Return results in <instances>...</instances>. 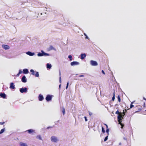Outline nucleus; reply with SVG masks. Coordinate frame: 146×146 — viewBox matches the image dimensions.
I'll return each mask as SVG.
<instances>
[{"mask_svg": "<svg viewBox=\"0 0 146 146\" xmlns=\"http://www.w3.org/2000/svg\"><path fill=\"white\" fill-rule=\"evenodd\" d=\"M115 113L116 114H119L117 116L118 121L119 122V123L121 125V128H123L124 125L121 123L122 121V120L121 118L122 119L123 118V117H122V113H119L118 110H117Z\"/></svg>", "mask_w": 146, "mask_h": 146, "instance_id": "1", "label": "nucleus"}, {"mask_svg": "<svg viewBox=\"0 0 146 146\" xmlns=\"http://www.w3.org/2000/svg\"><path fill=\"white\" fill-rule=\"evenodd\" d=\"M30 71L33 75L35 76L36 77H38L39 76V74L38 72H36L35 73L33 69L31 70Z\"/></svg>", "mask_w": 146, "mask_h": 146, "instance_id": "2", "label": "nucleus"}, {"mask_svg": "<svg viewBox=\"0 0 146 146\" xmlns=\"http://www.w3.org/2000/svg\"><path fill=\"white\" fill-rule=\"evenodd\" d=\"M52 96H53L52 95H48L46 96L45 99L48 102L50 101L52 99Z\"/></svg>", "mask_w": 146, "mask_h": 146, "instance_id": "3", "label": "nucleus"}, {"mask_svg": "<svg viewBox=\"0 0 146 146\" xmlns=\"http://www.w3.org/2000/svg\"><path fill=\"white\" fill-rule=\"evenodd\" d=\"M20 91L21 93H26L27 92V89L26 88H21L20 89Z\"/></svg>", "mask_w": 146, "mask_h": 146, "instance_id": "4", "label": "nucleus"}, {"mask_svg": "<svg viewBox=\"0 0 146 146\" xmlns=\"http://www.w3.org/2000/svg\"><path fill=\"white\" fill-rule=\"evenodd\" d=\"M90 62V64L92 66H96L98 65V63L96 61L92 60Z\"/></svg>", "mask_w": 146, "mask_h": 146, "instance_id": "5", "label": "nucleus"}, {"mask_svg": "<svg viewBox=\"0 0 146 146\" xmlns=\"http://www.w3.org/2000/svg\"><path fill=\"white\" fill-rule=\"evenodd\" d=\"M51 140L52 141L54 142H56L58 141V139L56 137L54 136H52L51 138Z\"/></svg>", "mask_w": 146, "mask_h": 146, "instance_id": "6", "label": "nucleus"}, {"mask_svg": "<svg viewBox=\"0 0 146 146\" xmlns=\"http://www.w3.org/2000/svg\"><path fill=\"white\" fill-rule=\"evenodd\" d=\"M2 47L5 50L8 49L10 48L9 46L8 45L3 44L2 45Z\"/></svg>", "mask_w": 146, "mask_h": 146, "instance_id": "7", "label": "nucleus"}, {"mask_svg": "<svg viewBox=\"0 0 146 146\" xmlns=\"http://www.w3.org/2000/svg\"><path fill=\"white\" fill-rule=\"evenodd\" d=\"M79 64V63L78 62L76 61H74L71 63V66L78 65Z\"/></svg>", "mask_w": 146, "mask_h": 146, "instance_id": "8", "label": "nucleus"}, {"mask_svg": "<svg viewBox=\"0 0 146 146\" xmlns=\"http://www.w3.org/2000/svg\"><path fill=\"white\" fill-rule=\"evenodd\" d=\"M38 98L40 101H42L43 100L44 98L43 96L40 94L39 95Z\"/></svg>", "mask_w": 146, "mask_h": 146, "instance_id": "9", "label": "nucleus"}, {"mask_svg": "<svg viewBox=\"0 0 146 146\" xmlns=\"http://www.w3.org/2000/svg\"><path fill=\"white\" fill-rule=\"evenodd\" d=\"M15 86L13 82L11 83L10 85L9 88L10 89H14L15 88Z\"/></svg>", "mask_w": 146, "mask_h": 146, "instance_id": "10", "label": "nucleus"}, {"mask_svg": "<svg viewBox=\"0 0 146 146\" xmlns=\"http://www.w3.org/2000/svg\"><path fill=\"white\" fill-rule=\"evenodd\" d=\"M86 55L85 54H82L81 55L80 58L82 60L84 59L86 57Z\"/></svg>", "mask_w": 146, "mask_h": 146, "instance_id": "11", "label": "nucleus"}, {"mask_svg": "<svg viewBox=\"0 0 146 146\" xmlns=\"http://www.w3.org/2000/svg\"><path fill=\"white\" fill-rule=\"evenodd\" d=\"M22 81L23 82L25 83L27 82V80L26 79V78L25 76H23L22 78L21 79Z\"/></svg>", "mask_w": 146, "mask_h": 146, "instance_id": "12", "label": "nucleus"}, {"mask_svg": "<svg viewBox=\"0 0 146 146\" xmlns=\"http://www.w3.org/2000/svg\"><path fill=\"white\" fill-rule=\"evenodd\" d=\"M26 53L27 54L30 56H33L35 54L34 53H32L30 51L27 52Z\"/></svg>", "mask_w": 146, "mask_h": 146, "instance_id": "13", "label": "nucleus"}, {"mask_svg": "<svg viewBox=\"0 0 146 146\" xmlns=\"http://www.w3.org/2000/svg\"><path fill=\"white\" fill-rule=\"evenodd\" d=\"M23 72L24 74H27L28 73L29 71L27 69H24L23 70Z\"/></svg>", "mask_w": 146, "mask_h": 146, "instance_id": "14", "label": "nucleus"}, {"mask_svg": "<svg viewBox=\"0 0 146 146\" xmlns=\"http://www.w3.org/2000/svg\"><path fill=\"white\" fill-rule=\"evenodd\" d=\"M0 96L3 98H6V95L5 94V93H1L0 94Z\"/></svg>", "mask_w": 146, "mask_h": 146, "instance_id": "15", "label": "nucleus"}, {"mask_svg": "<svg viewBox=\"0 0 146 146\" xmlns=\"http://www.w3.org/2000/svg\"><path fill=\"white\" fill-rule=\"evenodd\" d=\"M19 145L21 146H27L26 143L21 142H20Z\"/></svg>", "mask_w": 146, "mask_h": 146, "instance_id": "16", "label": "nucleus"}, {"mask_svg": "<svg viewBox=\"0 0 146 146\" xmlns=\"http://www.w3.org/2000/svg\"><path fill=\"white\" fill-rule=\"evenodd\" d=\"M52 67L51 65V64H49L48 63L46 64V67L47 68L50 69Z\"/></svg>", "mask_w": 146, "mask_h": 146, "instance_id": "17", "label": "nucleus"}, {"mask_svg": "<svg viewBox=\"0 0 146 146\" xmlns=\"http://www.w3.org/2000/svg\"><path fill=\"white\" fill-rule=\"evenodd\" d=\"M41 52H42L43 53V56L44 55V56H49V54H48L45 53L44 52V51L43 50H42Z\"/></svg>", "mask_w": 146, "mask_h": 146, "instance_id": "18", "label": "nucleus"}, {"mask_svg": "<svg viewBox=\"0 0 146 146\" xmlns=\"http://www.w3.org/2000/svg\"><path fill=\"white\" fill-rule=\"evenodd\" d=\"M27 131H28V133H31L33 132H34V130H33V129H30L28 130Z\"/></svg>", "mask_w": 146, "mask_h": 146, "instance_id": "19", "label": "nucleus"}, {"mask_svg": "<svg viewBox=\"0 0 146 146\" xmlns=\"http://www.w3.org/2000/svg\"><path fill=\"white\" fill-rule=\"evenodd\" d=\"M37 55L38 56H43V53L42 52V53H39L37 54Z\"/></svg>", "mask_w": 146, "mask_h": 146, "instance_id": "20", "label": "nucleus"}, {"mask_svg": "<svg viewBox=\"0 0 146 146\" xmlns=\"http://www.w3.org/2000/svg\"><path fill=\"white\" fill-rule=\"evenodd\" d=\"M36 137L37 139H38L40 140H42V138H41V137L40 135H37Z\"/></svg>", "mask_w": 146, "mask_h": 146, "instance_id": "21", "label": "nucleus"}, {"mask_svg": "<svg viewBox=\"0 0 146 146\" xmlns=\"http://www.w3.org/2000/svg\"><path fill=\"white\" fill-rule=\"evenodd\" d=\"M5 128L1 129L0 131V134L2 133H3L5 131Z\"/></svg>", "mask_w": 146, "mask_h": 146, "instance_id": "22", "label": "nucleus"}, {"mask_svg": "<svg viewBox=\"0 0 146 146\" xmlns=\"http://www.w3.org/2000/svg\"><path fill=\"white\" fill-rule=\"evenodd\" d=\"M117 98L118 102H121V99H120V96H119V95H118V96L117 97Z\"/></svg>", "mask_w": 146, "mask_h": 146, "instance_id": "23", "label": "nucleus"}, {"mask_svg": "<svg viewBox=\"0 0 146 146\" xmlns=\"http://www.w3.org/2000/svg\"><path fill=\"white\" fill-rule=\"evenodd\" d=\"M54 49V48L53 47V46H52L50 45V47H49L50 50H53V49Z\"/></svg>", "mask_w": 146, "mask_h": 146, "instance_id": "24", "label": "nucleus"}, {"mask_svg": "<svg viewBox=\"0 0 146 146\" xmlns=\"http://www.w3.org/2000/svg\"><path fill=\"white\" fill-rule=\"evenodd\" d=\"M112 100L113 101H114L115 100V92H113V96L112 98Z\"/></svg>", "mask_w": 146, "mask_h": 146, "instance_id": "25", "label": "nucleus"}, {"mask_svg": "<svg viewBox=\"0 0 146 146\" xmlns=\"http://www.w3.org/2000/svg\"><path fill=\"white\" fill-rule=\"evenodd\" d=\"M22 72L21 70H20L19 71V72L18 74H17V75L18 76H19L20 74L22 73Z\"/></svg>", "mask_w": 146, "mask_h": 146, "instance_id": "26", "label": "nucleus"}, {"mask_svg": "<svg viewBox=\"0 0 146 146\" xmlns=\"http://www.w3.org/2000/svg\"><path fill=\"white\" fill-rule=\"evenodd\" d=\"M62 112L63 115H64L65 113V110L64 108H62Z\"/></svg>", "mask_w": 146, "mask_h": 146, "instance_id": "27", "label": "nucleus"}, {"mask_svg": "<svg viewBox=\"0 0 146 146\" xmlns=\"http://www.w3.org/2000/svg\"><path fill=\"white\" fill-rule=\"evenodd\" d=\"M68 58L70 59V61L72 60V56L71 55H69L68 56Z\"/></svg>", "mask_w": 146, "mask_h": 146, "instance_id": "28", "label": "nucleus"}, {"mask_svg": "<svg viewBox=\"0 0 146 146\" xmlns=\"http://www.w3.org/2000/svg\"><path fill=\"white\" fill-rule=\"evenodd\" d=\"M102 132H103V133H104L105 132V130H104V128H103V127H102Z\"/></svg>", "mask_w": 146, "mask_h": 146, "instance_id": "29", "label": "nucleus"}, {"mask_svg": "<svg viewBox=\"0 0 146 146\" xmlns=\"http://www.w3.org/2000/svg\"><path fill=\"white\" fill-rule=\"evenodd\" d=\"M108 139V136H107L104 139V141H106L107 139Z\"/></svg>", "mask_w": 146, "mask_h": 146, "instance_id": "30", "label": "nucleus"}, {"mask_svg": "<svg viewBox=\"0 0 146 146\" xmlns=\"http://www.w3.org/2000/svg\"><path fill=\"white\" fill-rule=\"evenodd\" d=\"M133 103V102H132L131 103V104L130 105V108H132L133 107H134V105H133L132 104Z\"/></svg>", "mask_w": 146, "mask_h": 146, "instance_id": "31", "label": "nucleus"}, {"mask_svg": "<svg viewBox=\"0 0 146 146\" xmlns=\"http://www.w3.org/2000/svg\"><path fill=\"white\" fill-rule=\"evenodd\" d=\"M5 122H0V125H3L5 123Z\"/></svg>", "mask_w": 146, "mask_h": 146, "instance_id": "32", "label": "nucleus"}, {"mask_svg": "<svg viewBox=\"0 0 146 146\" xmlns=\"http://www.w3.org/2000/svg\"><path fill=\"white\" fill-rule=\"evenodd\" d=\"M109 129L108 128H107L106 130V132L107 133H108L109 132Z\"/></svg>", "mask_w": 146, "mask_h": 146, "instance_id": "33", "label": "nucleus"}, {"mask_svg": "<svg viewBox=\"0 0 146 146\" xmlns=\"http://www.w3.org/2000/svg\"><path fill=\"white\" fill-rule=\"evenodd\" d=\"M68 84H69V82H68L67 84V85H66V89H67L68 88Z\"/></svg>", "mask_w": 146, "mask_h": 146, "instance_id": "34", "label": "nucleus"}, {"mask_svg": "<svg viewBox=\"0 0 146 146\" xmlns=\"http://www.w3.org/2000/svg\"><path fill=\"white\" fill-rule=\"evenodd\" d=\"M84 118H85V121H88V120H87V117H86V116H85V117H84Z\"/></svg>", "mask_w": 146, "mask_h": 146, "instance_id": "35", "label": "nucleus"}, {"mask_svg": "<svg viewBox=\"0 0 146 146\" xmlns=\"http://www.w3.org/2000/svg\"><path fill=\"white\" fill-rule=\"evenodd\" d=\"M102 73L104 75L105 74V73L103 70H102Z\"/></svg>", "mask_w": 146, "mask_h": 146, "instance_id": "36", "label": "nucleus"}, {"mask_svg": "<svg viewBox=\"0 0 146 146\" xmlns=\"http://www.w3.org/2000/svg\"><path fill=\"white\" fill-rule=\"evenodd\" d=\"M89 114L90 116H91V115H92V113L91 112H89Z\"/></svg>", "mask_w": 146, "mask_h": 146, "instance_id": "37", "label": "nucleus"}, {"mask_svg": "<svg viewBox=\"0 0 146 146\" xmlns=\"http://www.w3.org/2000/svg\"><path fill=\"white\" fill-rule=\"evenodd\" d=\"M79 76L80 77H84V75H80Z\"/></svg>", "mask_w": 146, "mask_h": 146, "instance_id": "38", "label": "nucleus"}, {"mask_svg": "<svg viewBox=\"0 0 146 146\" xmlns=\"http://www.w3.org/2000/svg\"><path fill=\"white\" fill-rule=\"evenodd\" d=\"M104 124L106 126L107 129L108 128V125L107 124Z\"/></svg>", "mask_w": 146, "mask_h": 146, "instance_id": "39", "label": "nucleus"}, {"mask_svg": "<svg viewBox=\"0 0 146 146\" xmlns=\"http://www.w3.org/2000/svg\"><path fill=\"white\" fill-rule=\"evenodd\" d=\"M123 114H124V115H125V112H124V110H123Z\"/></svg>", "mask_w": 146, "mask_h": 146, "instance_id": "40", "label": "nucleus"}, {"mask_svg": "<svg viewBox=\"0 0 146 146\" xmlns=\"http://www.w3.org/2000/svg\"><path fill=\"white\" fill-rule=\"evenodd\" d=\"M124 115H125L123 114V115H122V117H123H123L124 116Z\"/></svg>", "mask_w": 146, "mask_h": 146, "instance_id": "41", "label": "nucleus"}, {"mask_svg": "<svg viewBox=\"0 0 146 146\" xmlns=\"http://www.w3.org/2000/svg\"><path fill=\"white\" fill-rule=\"evenodd\" d=\"M124 115H125L123 114V115H122V117H123H123L124 116Z\"/></svg>", "mask_w": 146, "mask_h": 146, "instance_id": "42", "label": "nucleus"}, {"mask_svg": "<svg viewBox=\"0 0 146 146\" xmlns=\"http://www.w3.org/2000/svg\"><path fill=\"white\" fill-rule=\"evenodd\" d=\"M143 99H144V100H146V99H145V98H143Z\"/></svg>", "mask_w": 146, "mask_h": 146, "instance_id": "43", "label": "nucleus"}, {"mask_svg": "<svg viewBox=\"0 0 146 146\" xmlns=\"http://www.w3.org/2000/svg\"><path fill=\"white\" fill-rule=\"evenodd\" d=\"M60 86H61V84H60L59 86V87L60 88Z\"/></svg>", "mask_w": 146, "mask_h": 146, "instance_id": "44", "label": "nucleus"}, {"mask_svg": "<svg viewBox=\"0 0 146 146\" xmlns=\"http://www.w3.org/2000/svg\"><path fill=\"white\" fill-rule=\"evenodd\" d=\"M85 35L86 36V38H88V36L86 35Z\"/></svg>", "mask_w": 146, "mask_h": 146, "instance_id": "45", "label": "nucleus"}, {"mask_svg": "<svg viewBox=\"0 0 146 146\" xmlns=\"http://www.w3.org/2000/svg\"><path fill=\"white\" fill-rule=\"evenodd\" d=\"M50 127H48L47 128V129H48Z\"/></svg>", "mask_w": 146, "mask_h": 146, "instance_id": "46", "label": "nucleus"}, {"mask_svg": "<svg viewBox=\"0 0 146 146\" xmlns=\"http://www.w3.org/2000/svg\"><path fill=\"white\" fill-rule=\"evenodd\" d=\"M61 82V80H60V82Z\"/></svg>", "mask_w": 146, "mask_h": 146, "instance_id": "47", "label": "nucleus"}]
</instances>
